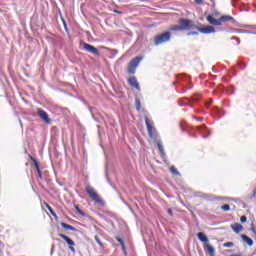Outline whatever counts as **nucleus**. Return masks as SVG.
Returning a JSON list of instances; mask_svg holds the SVG:
<instances>
[{"instance_id":"e433bc0d","label":"nucleus","mask_w":256,"mask_h":256,"mask_svg":"<svg viewBox=\"0 0 256 256\" xmlns=\"http://www.w3.org/2000/svg\"><path fill=\"white\" fill-rule=\"evenodd\" d=\"M194 101H199V97L195 96L194 98Z\"/></svg>"},{"instance_id":"f3484780","label":"nucleus","mask_w":256,"mask_h":256,"mask_svg":"<svg viewBox=\"0 0 256 256\" xmlns=\"http://www.w3.org/2000/svg\"><path fill=\"white\" fill-rule=\"evenodd\" d=\"M229 21H235V19L229 15H224V16L220 17V23H227Z\"/></svg>"},{"instance_id":"58836bf2","label":"nucleus","mask_w":256,"mask_h":256,"mask_svg":"<svg viewBox=\"0 0 256 256\" xmlns=\"http://www.w3.org/2000/svg\"><path fill=\"white\" fill-rule=\"evenodd\" d=\"M39 177L41 178V169H39V171H37Z\"/></svg>"},{"instance_id":"c85d7f7f","label":"nucleus","mask_w":256,"mask_h":256,"mask_svg":"<svg viewBox=\"0 0 256 256\" xmlns=\"http://www.w3.org/2000/svg\"><path fill=\"white\" fill-rule=\"evenodd\" d=\"M216 112L218 113L219 117H223V115H225V113H223V111L219 108L216 109Z\"/></svg>"},{"instance_id":"9d476101","label":"nucleus","mask_w":256,"mask_h":256,"mask_svg":"<svg viewBox=\"0 0 256 256\" xmlns=\"http://www.w3.org/2000/svg\"><path fill=\"white\" fill-rule=\"evenodd\" d=\"M145 123H146V128H147L149 137L153 138L154 133H153V125H151V120H149V118L146 117Z\"/></svg>"},{"instance_id":"393cba45","label":"nucleus","mask_w":256,"mask_h":256,"mask_svg":"<svg viewBox=\"0 0 256 256\" xmlns=\"http://www.w3.org/2000/svg\"><path fill=\"white\" fill-rule=\"evenodd\" d=\"M116 241H118V243H120L122 249L125 250V242H123V239H121V238H116Z\"/></svg>"},{"instance_id":"f8f14e48","label":"nucleus","mask_w":256,"mask_h":256,"mask_svg":"<svg viewBox=\"0 0 256 256\" xmlns=\"http://www.w3.org/2000/svg\"><path fill=\"white\" fill-rule=\"evenodd\" d=\"M158 150L160 151V157L163 159L167 158V155L165 154V149L163 148V142L161 140L157 141Z\"/></svg>"},{"instance_id":"f257e3e1","label":"nucleus","mask_w":256,"mask_h":256,"mask_svg":"<svg viewBox=\"0 0 256 256\" xmlns=\"http://www.w3.org/2000/svg\"><path fill=\"white\" fill-rule=\"evenodd\" d=\"M171 41V32H164L154 37V45L159 46Z\"/></svg>"},{"instance_id":"a878e982","label":"nucleus","mask_w":256,"mask_h":256,"mask_svg":"<svg viewBox=\"0 0 256 256\" xmlns=\"http://www.w3.org/2000/svg\"><path fill=\"white\" fill-rule=\"evenodd\" d=\"M94 239H95L96 243H98L99 246H100L101 248H103V242H101V239H99V236H95Z\"/></svg>"},{"instance_id":"39448f33","label":"nucleus","mask_w":256,"mask_h":256,"mask_svg":"<svg viewBox=\"0 0 256 256\" xmlns=\"http://www.w3.org/2000/svg\"><path fill=\"white\" fill-rule=\"evenodd\" d=\"M196 30L203 35H211V33H216L215 27L213 26H206V27H199L196 26Z\"/></svg>"},{"instance_id":"a211bd4d","label":"nucleus","mask_w":256,"mask_h":256,"mask_svg":"<svg viewBox=\"0 0 256 256\" xmlns=\"http://www.w3.org/2000/svg\"><path fill=\"white\" fill-rule=\"evenodd\" d=\"M61 227H63V229H65L66 231H77V228H75L65 222L61 223Z\"/></svg>"},{"instance_id":"bb28decb","label":"nucleus","mask_w":256,"mask_h":256,"mask_svg":"<svg viewBox=\"0 0 256 256\" xmlns=\"http://www.w3.org/2000/svg\"><path fill=\"white\" fill-rule=\"evenodd\" d=\"M235 244L233 242H226L223 244V247H226V248H231L233 247Z\"/></svg>"},{"instance_id":"a18cd8bd","label":"nucleus","mask_w":256,"mask_h":256,"mask_svg":"<svg viewBox=\"0 0 256 256\" xmlns=\"http://www.w3.org/2000/svg\"><path fill=\"white\" fill-rule=\"evenodd\" d=\"M200 121H203V118H200Z\"/></svg>"},{"instance_id":"423d86ee","label":"nucleus","mask_w":256,"mask_h":256,"mask_svg":"<svg viewBox=\"0 0 256 256\" xmlns=\"http://www.w3.org/2000/svg\"><path fill=\"white\" fill-rule=\"evenodd\" d=\"M59 237H61V239H64V241L67 243V245H69V249L70 251H72V253H75V241H73L71 238H69V236L65 235V234H59Z\"/></svg>"},{"instance_id":"c03bdc74","label":"nucleus","mask_w":256,"mask_h":256,"mask_svg":"<svg viewBox=\"0 0 256 256\" xmlns=\"http://www.w3.org/2000/svg\"><path fill=\"white\" fill-rule=\"evenodd\" d=\"M107 180H108V183H110V180H109V178H107Z\"/></svg>"},{"instance_id":"ea45409f","label":"nucleus","mask_w":256,"mask_h":256,"mask_svg":"<svg viewBox=\"0 0 256 256\" xmlns=\"http://www.w3.org/2000/svg\"><path fill=\"white\" fill-rule=\"evenodd\" d=\"M113 52L117 54V53H119V50L114 49Z\"/></svg>"},{"instance_id":"2eb2a0df","label":"nucleus","mask_w":256,"mask_h":256,"mask_svg":"<svg viewBox=\"0 0 256 256\" xmlns=\"http://www.w3.org/2000/svg\"><path fill=\"white\" fill-rule=\"evenodd\" d=\"M206 253H208L209 256H215V248L211 246V244H206Z\"/></svg>"},{"instance_id":"6e6552de","label":"nucleus","mask_w":256,"mask_h":256,"mask_svg":"<svg viewBox=\"0 0 256 256\" xmlns=\"http://www.w3.org/2000/svg\"><path fill=\"white\" fill-rule=\"evenodd\" d=\"M37 114L38 117H40V119H43V121H45V123H51V119L49 118V114H47V112H45V110L38 108L37 109Z\"/></svg>"},{"instance_id":"f03ea898","label":"nucleus","mask_w":256,"mask_h":256,"mask_svg":"<svg viewBox=\"0 0 256 256\" xmlns=\"http://www.w3.org/2000/svg\"><path fill=\"white\" fill-rule=\"evenodd\" d=\"M178 23L180 27L182 28V31H190V29H196L197 25L193 23V20L180 18L178 20Z\"/></svg>"},{"instance_id":"7ed1b4c3","label":"nucleus","mask_w":256,"mask_h":256,"mask_svg":"<svg viewBox=\"0 0 256 256\" xmlns=\"http://www.w3.org/2000/svg\"><path fill=\"white\" fill-rule=\"evenodd\" d=\"M142 60H143V58L138 56L129 62V64H128V74L129 75H135V73L137 71V67H139V63H141Z\"/></svg>"},{"instance_id":"6ab92c4d","label":"nucleus","mask_w":256,"mask_h":256,"mask_svg":"<svg viewBox=\"0 0 256 256\" xmlns=\"http://www.w3.org/2000/svg\"><path fill=\"white\" fill-rule=\"evenodd\" d=\"M170 31H183L181 28V24L179 25H173L170 27Z\"/></svg>"},{"instance_id":"a19ab883","label":"nucleus","mask_w":256,"mask_h":256,"mask_svg":"<svg viewBox=\"0 0 256 256\" xmlns=\"http://www.w3.org/2000/svg\"><path fill=\"white\" fill-rule=\"evenodd\" d=\"M251 231H252L253 233H255V227H252V228H251Z\"/></svg>"},{"instance_id":"2f4dec72","label":"nucleus","mask_w":256,"mask_h":256,"mask_svg":"<svg viewBox=\"0 0 256 256\" xmlns=\"http://www.w3.org/2000/svg\"><path fill=\"white\" fill-rule=\"evenodd\" d=\"M240 221L241 223H247V216H241Z\"/></svg>"},{"instance_id":"72a5a7b5","label":"nucleus","mask_w":256,"mask_h":256,"mask_svg":"<svg viewBox=\"0 0 256 256\" xmlns=\"http://www.w3.org/2000/svg\"><path fill=\"white\" fill-rule=\"evenodd\" d=\"M167 213H168V215H170V217H173V210L168 209Z\"/></svg>"},{"instance_id":"37998d69","label":"nucleus","mask_w":256,"mask_h":256,"mask_svg":"<svg viewBox=\"0 0 256 256\" xmlns=\"http://www.w3.org/2000/svg\"><path fill=\"white\" fill-rule=\"evenodd\" d=\"M233 7H235V3H232Z\"/></svg>"},{"instance_id":"cd10ccee","label":"nucleus","mask_w":256,"mask_h":256,"mask_svg":"<svg viewBox=\"0 0 256 256\" xmlns=\"http://www.w3.org/2000/svg\"><path fill=\"white\" fill-rule=\"evenodd\" d=\"M136 109H137V111H139V109H141V102L139 101V99L136 100Z\"/></svg>"},{"instance_id":"ddd939ff","label":"nucleus","mask_w":256,"mask_h":256,"mask_svg":"<svg viewBox=\"0 0 256 256\" xmlns=\"http://www.w3.org/2000/svg\"><path fill=\"white\" fill-rule=\"evenodd\" d=\"M230 227L234 233H241V231H243V225L239 223H234Z\"/></svg>"},{"instance_id":"0eeeda50","label":"nucleus","mask_w":256,"mask_h":256,"mask_svg":"<svg viewBox=\"0 0 256 256\" xmlns=\"http://www.w3.org/2000/svg\"><path fill=\"white\" fill-rule=\"evenodd\" d=\"M83 49H85V51H87L88 53H92L93 55L99 56V50L95 46H93L89 43H84Z\"/></svg>"},{"instance_id":"79ce46f5","label":"nucleus","mask_w":256,"mask_h":256,"mask_svg":"<svg viewBox=\"0 0 256 256\" xmlns=\"http://www.w3.org/2000/svg\"><path fill=\"white\" fill-rule=\"evenodd\" d=\"M114 13H121L120 11L114 10Z\"/></svg>"},{"instance_id":"412c9836","label":"nucleus","mask_w":256,"mask_h":256,"mask_svg":"<svg viewBox=\"0 0 256 256\" xmlns=\"http://www.w3.org/2000/svg\"><path fill=\"white\" fill-rule=\"evenodd\" d=\"M30 159H31V161H33L36 171H39L40 168H39V163L37 162V160L33 157H30Z\"/></svg>"},{"instance_id":"7c9ffc66","label":"nucleus","mask_w":256,"mask_h":256,"mask_svg":"<svg viewBox=\"0 0 256 256\" xmlns=\"http://www.w3.org/2000/svg\"><path fill=\"white\" fill-rule=\"evenodd\" d=\"M191 35H199V32L192 31V32H188V33H187V36H188V37H191Z\"/></svg>"},{"instance_id":"f704fd0d","label":"nucleus","mask_w":256,"mask_h":256,"mask_svg":"<svg viewBox=\"0 0 256 256\" xmlns=\"http://www.w3.org/2000/svg\"><path fill=\"white\" fill-rule=\"evenodd\" d=\"M211 135V132L208 131L207 135H203V139H207V137H209Z\"/></svg>"},{"instance_id":"b1692460","label":"nucleus","mask_w":256,"mask_h":256,"mask_svg":"<svg viewBox=\"0 0 256 256\" xmlns=\"http://www.w3.org/2000/svg\"><path fill=\"white\" fill-rule=\"evenodd\" d=\"M222 211H231V207L229 204H225L221 206Z\"/></svg>"},{"instance_id":"9b49d317","label":"nucleus","mask_w":256,"mask_h":256,"mask_svg":"<svg viewBox=\"0 0 256 256\" xmlns=\"http://www.w3.org/2000/svg\"><path fill=\"white\" fill-rule=\"evenodd\" d=\"M207 21L211 24V25H216V26H221L223 25V23H221L220 19H215V17H213L212 15L207 16Z\"/></svg>"},{"instance_id":"4be33fe9","label":"nucleus","mask_w":256,"mask_h":256,"mask_svg":"<svg viewBox=\"0 0 256 256\" xmlns=\"http://www.w3.org/2000/svg\"><path fill=\"white\" fill-rule=\"evenodd\" d=\"M46 207L53 217H57V214L55 213V211H53V208H51L49 204H46Z\"/></svg>"},{"instance_id":"c9c22d12","label":"nucleus","mask_w":256,"mask_h":256,"mask_svg":"<svg viewBox=\"0 0 256 256\" xmlns=\"http://www.w3.org/2000/svg\"><path fill=\"white\" fill-rule=\"evenodd\" d=\"M240 69H245V64L241 63L239 64Z\"/></svg>"},{"instance_id":"dca6fc26","label":"nucleus","mask_w":256,"mask_h":256,"mask_svg":"<svg viewBox=\"0 0 256 256\" xmlns=\"http://www.w3.org/2000/svg\"><path fill=\"white\" fill-rule=\"evenodd\" d=\"M197 237H198L199 241H201L202 243H208L209 242V238H207V236L203 232H199L197 234Z\"/></svg>"},{"instance_id":"4468645a","label":"nucleus","mask_w":256,"mask_h":256,"mask_svg":"<svg viewBox=\"0 0 256 256\" xmlns=\"http://www.w3.org/2000/svg\"><path fill=\"white\" fill-rule=\"evenodd\" d=\"M241 239L244 243H247L249 247H253V239H251L249 236L242 234Z\"/></svg>"},{"instance_id":"473e14b6","label":"nucleus","mask_w":256,"mask_h":256,"mask_svg":"<svg viewBox=\"0 0 256 256\" xmlns=\"http://www.w3.org/2000/svg\"><path fill=\"white\" fill-rule=\"evenodd\" d=\"M196 5H203V0H194Z\"/></svg>"},{"instance_id":"4c0bfd02","label":"nucleus","mask_w":256,"mask_h":256,"mask_svg":"<svg viewBox=\"0 0 256 256\" xmlns=\"http://www.w3.org/2000/svg\"><path fill=\"white\" fill-rule=\"evenodd\" d=\"M213 103V99H210L208 102V105H211Z\"/></svg>"},{"instance_id":"20e7f679","label":"nucleus","mask_w":256,"mask_h":256,"mask_svg":"<svg viewBox=\"0 0 256 256\" xmlns=\"http://www.w3.org/2000/svg\"><path fill=\"white\" fill-rule=\"evenodd\" d=\"M86 193L89 195L91 199L95 201V203H98V205H103V200L101 197H99V194L93 190L91 186H86Z\"/></svg>"},{"instance_id":"aec40b11","label":"nucleus","mask_w":256,"mask_h":256,"mask_svg":"<svg viewBox=\"0 0 256 256\" xmlns=\"http://www.w3.org/2000/svg\"><path fill=\"white\" fill-rule=\"evenodd\" d=\"M74 209H76L77 213L81 215V217H85V212L83 210L79 209V205H75Z\"/></svg>"},{"instance_id":"49530a36","label":"nucleus","mask_w":256,"mask_h":256,"mask_svg":"<svg viewBox=\"0 0 256 256\" xmlns=\"http://www.w3.org/2000/svg\"><path fill=\"white\" fill-rule=\"evenodd\" d=\"M211 1H214V0H211Z\"/></svg>"},{"instance_id":"5701e85b","label":"nucleus","mask_w":256,"mask_h":256,"mask_svg":"<svg viewBox=\"0 0 256 256\" xmlns=\"http://www.w3.org/2000/svg\"><path fill=\"white\" fill-rule=\"evenodd\" d=\"M170 171H171V173H172L173 175H181V174L179 173V171H177V168H175V166H172V167L170 168Z\"/></svg>"},{"instance_id":"1a4fd4ad","label":"nucleus","mask_w":256,"mask_h":256,"mask_svg":"<svg viewBox=\"0 0 256 256\" xmlns=\"http://www.w3.org/2000/svg\"><path fill=\"white\" fill-rule=\"evenodd\" d=\"M128 83L131 85V87H135L137 91H141V86H139V82H137V78L135 76L130 77L128 79Z\"/></svg>"},{"instance_id":"c756f323","label":"nucleus","mask_w":256,"mask_h":256,"mask_svg":"<svg viewBox=\"0 0 256 256\" xmlns=\"http://www.w3.org/2000/svg\"><path fill=\"white\" fill-rule=\"evenodd\" d=\"M197 130L198 131H207V127L206 126H198Z\"/></svg>"}]
</instances>
